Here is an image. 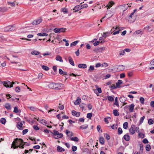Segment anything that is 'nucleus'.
<instances>
[{
  "label": "nucleus",
  "instance_id": "nucleus-1",
  "mask_svg": "<svg viewBox=\"0 0 154 154\" xmlns=\"http://www.w3.org/2000/svg\"><path fill=\"white\" fill-rule=\"evenodd\" d=\"M48 87L51 89L60 90L63 88L64 85L63 84L60 83H51L49 84Z\"/></svg>",
  "mask_w": 154,
  "mask_h": 154
},
{
  "label": "nucleus",
  "instance_id": "nucleus-2",
  "mask_svg": "<svg viewBox=\"0 0 154 154\" xmlns=\"http://www.w3.org/2000/svg\"><path fill=\"white\" fill-rule=\"evenodd\" d=\"M23 140L21 139H16L12 144L11 148L14 149L19 147L21 148H23V144L22 145Z\"/></svg>",
  "mask_w": 154,
  "mask_h": 154
},
{
  "label": "nucleus",
  "instance_id": "nucleus-3",
  "mask_svg": "<svg viewBox=\"0 0 154 154\" xmlns=\"http://www.w3.org/2000/svg\"><path fill=\"white\" fill-rule=\"evenodd\" d=\"M2 83L5 87L9 88L12 87L13 85L14 84V82H11L9 81H6L2 82Z\"/></svg>",
  "mask_w": 154,
  "mask_h": 154
},
{
  "label": "nucleus",
  "instance_id": "nucleus-4",
  "mask_svg": "<svg viewBox=\"0 0 154 154\" xmlns=\"http://www.w3.org/2000/svg\"><path fill=\"white\" fill-rule=\"evenodd\" d=\"M135 105L134 103H131L129 105H127L124 107L125 109H128L129 111L130 112H133L134 111Z\"/></svg>",
  "mask_w": 154,
  "mask_h": 154
},
{
  "label": "nucleus",
  "instance_id": "nucleus-5",
  "mask_svg": "<svg viewBox=\"0 0 154 154\" xmlns=\"http://www.w3.org/2000/svg\"><path fill=\"white\" fill-rule=\"evenodd\" d=\"M135 15H133V13H131V15L128 17L127 19L128 21L131 23L134 22L136 19Z\"/></svg>",
  "mask_w": 154,
  "mask_h": 154
},
{
  "label": "nucleus",
  "instance_id": "nucleus-6",
  "mask_svg": "<svg viewBox=\"0 0 154 154\" xmlns=\"http://www.w3.org/2000/svg\"><path fill=\"white\" fill-rule=\"evenodd\" d=\"M53 131V134L54 135L57 136V137H55L54 138L55 139H57L58 138H61L63 136V134L62 133H59V132L55 130H54Z\"/></svg>",
  "mask_w": 154,
  "mask_h": 154
},
{
  "label": "nucleus",
  "instance_id": "nucleus-7",
  "mask_svg": "<svg viewBox=\"0 0 154 154\" xmlns=\"http://www.w3.org/2000/svg\"><path fill=\"white\" fill-rule=\"evenodd\" d=\"M135 126L134 124L132 125L130 129L129 130L130 134L133 135L135 133V130H134Z\"/></svg>",
  "mask_w": 154,
  "mask_h": 154
},
{
  "label": "nucleus",
  "instance_id": "nucleus-8",
  "mask_svg": "<svg viewBox=\"0 0 154 154\" xmlns=\"http://www.w3.org/2000/svg\"><path fill=\"white\" fill-rule=\"evenodd\" d=\"M95 87L96 88V89L94 90V92L97 95L101 93L102 92V90L101 88H98V86L97 85H95Z\"/></svg>",
  "mask_w": 154,
  "mask_h": 154
},
{
  "label": "nucleus",
  "instance_id": "nucleus-9",
  "mask_svg": "<svg viewBox=\"0 0 154 154\" xmlns=\"http://www.w3.org/2000/svg\"><path fill=\"white\" fill-rule=\"evenodd\" d=\"M114 14V12L113 11L109 10L107 12V13L105 16H106V17H107V18L108 19L112 16Z\"/></svg>",
  "mask_w": 154,
  "mask_h": 154
},
{
  "label": "nucleus",
  "instance_id": "nucleus-10",
  "mask_svg": "<svg viewBox=\"0 0 154 154\" xmlns=\"http://www.w3.org/2000/svg\"><path fill=\"white\" fill-rule=\"evenodd\" d=\"M130 6H129L128 4H127L120 6V8L122 11H125L128 9V7Z\"/></svg>",
  "mask_w": 154,
  "mask_h": 154
},
{
  "label": "nucleus",
  "instance_id": "nucleus-11",
  "mask_svg": "<svg viewBox=\"0 0 154 154\" xmlns=\"http://www.w3.org/2000/svg\"><path fill=\"white\" fill-rule=\"evenodd\" d=\"M66 29L65 28H55L54 29V32L57 33L58 32H64L65 31Z\"/></svg>",
  "mask_w": 154,
  "mask_h": 154
},
{
  "label": "nucleus",
  "instance_id": "nucleus-12",
  "mask_svg": "<svg viewBox=\"0 0 154 154\" xmlns=\"http://www.w3.org/2000/svg\"><path fill=\"white\" fill-rule=\"evenodd\" d=\"M42 21L41 19H39L33 21L32 23L33 25H37L40 23Z\"/></svg>",
  "mask_w": 154,
  "mask_h": 154
},
{
  "label": "nucleus",
  "instance_id": "nucleus-13",
  "mask_svg": "<svg viewBox=\"0 0 154 154\" xmlns=\"http://www.w3.org/2000/svg\"><path fill=\"white\" fill-rule=\"evenodd\" d=\"M124 29V28L123 27H119L118 26H113L112 28L111 31H115L116 30L118 29L120 32L122 30Z\"/></svg>",
  "mask_w": 154,
  "mask_h": 154
},
{
  "label": "nucleus",
  "instance_id": "nucleus-14",
  "mask_svg": "<svg viewBox=\"0 0 154 154\" xmlns=\"http://www.w3.org/2000/svg\"><path fill=\"white\" fill-rule=\"evenodd\" d=\"M72 114L74 116L79 117L80 116V113L79 112H76L75 110H72Z\"/></svg>",
  "mask_w": 154,
  "mask_h": 154
},
{
  "label": "nucleus",
  "instance_id": "nucleus-15",
  "mask_svg": "<svg viewBox=\"0 0 154 154\" xmlns=\"http://www.w3.org/2000/svg\"><path fill=\"white\" fill-rule=\"evenodd\" d=\"M115 3L114 2L112 1H111L109 2L108 4L106 6V8L107 9L110 8Z\"/></svg>",
  "mask_w": 154,
  "mask_h": 154
},
{
  "label": "nucleus",
  "instance_id": "nucleus-16",
  "mask_svg": "<svg viewBox=\"0 0 154 154\" xmlns=\"http://www.w3.org/2000/svg\"><path fill=\"white\" fill-rule=\"evenodd\" d=\"M82 9L80 5H77L75 6L74 8L73 9V11H75V12H76L80 9Z\"/></svg>",
  "mask_w": 154,
  "mask_h": 154
},
{
  "label": "nucleus",
  "instance_id": "nucleus-17",
  "mask_svg": "<svg viewBox=\"0 0 154 154\" xmlns=\"http://www.w3.org/2000/svg\"><path fill=\"white\" fill-rule=\"evenodd\" d=\"M56 60L60 62H63V61L62 57L59 55L57 56L55 58Z\"/></svg>",
  "mask_w": 154,
  "mask_h": 154
},
{
  "label": "nucleus",
  "instance_id": "nucleus-18",
  "mask_svg": "<svg viewBox=\"0 0 154 154\" xmlns=\"http://www.w3.org/2000/svg\"><path fill=\"white\" fill-rule=\"evenodd\" d=\"M81 101V98L79 97H78L77 98L76 100H75L74 103V104L75 105H79Z\"/></svg>",
  "mask_w": 154,
  "mask_h": 154
},
{
  "label": "nucleus",
  "instance_id": "nucleus-19",
  "mask_svg": "<svg viewBox=\"0 0 154 154\" xmlns=\"http://www.w3.org/2000/svg\"><path fill=\"white\" fill-rule=\"evenodd\" d=\"M23 125L22 122H18L17 125V128L20 130H22V126Z\"/></svg>",
  "mask_w": 154,
  "mask_h": 154
},
{
  "label": "nucleus",
  "instance_id": "nucleus-20",
  "mask_svg": "<svg viewBox=\"0 0 154 154\" xmlns=\"http://www.w3.org/2000/svg\"><path fill=\"white\" fill-rule=\"evenodd\" d=\"M122 80H119L118 82L116 83V87L117 88H120L121 87L120 85L122 84Z\"/></svg>",
  "mask_w": 154,
  "mask_h": 154
},
{
  "label": "nucleus",
  "instance_id": "nucleus-21",
  "mask_svg": "<svg viewBox=\"0 0 154 154\" xmlns=\"http://www.w3.org/2000/svg\"><path fill=\"white\" fill-rule=\"evenodd\" d=\"M62 12L64 14H67L68 12V10L67 8L66 7L63 8H61Z\"/></svg>",
  "mask_w": 154,
  "mask_h": 154
},
{
  "label": "nucleus",
  "instance_id": "nucleus-22",
  "mask_svg": "<svg viewBox=\"0 0 154 154\" xmlns=\"http://www.w3.org/2000/svg\"><path fill=\"white\" fill-rule=\"evenodd\" d=\"M13 112L15 113H17L18 112L20 113L21 112V111L20 110L18 109L17 106H15L14 108Z\"/></svg>",
  "mask_w": 154,
  "mask_h": 154
},
{
  "label": "nucleus",
  "instance_id": "nucleus-23",
  "mask_svg": "<svg viewBox=\"0 0 154 154\" xmlns=\"http://www.w3.org/2000/svg\"><path fill=\"white\" fill-rule=\"evenodd\" d=\"M78 67L80 68L85 69L87 67V65L85 64H79L78 65Z\"/></svg>",
  "mask_w": 154,
  "mask_h": 154
},
{
  "label": "nucleus",
  "instance_id": "nucleus-24",
  "mask_svg": "<svg viewBox=\"0 0 154 154\" xmlns=\"http://www.w3.org/2000/svg\"><path fill=\"white\" fill-rule=\"evenodd\" d=\"M88 127V125L87 124L83 125L80 126L79 127L80 129L84 130L87 129Z\"/></svg>",
  "mask_w": 154,
  "mask_h": 154
},
{
  "label": "nucleus",
  "instance_id": "nucleus-25",
  "mask_svg": "<svg viewBox=\"0 0 154 154\" xmlns=\"http://www.w3.org/2000/svg\"><path fill=\"white\" fill-rule=\"evenodd\" d=\"M153 27L150 26H147L145 27V29H146V30L148 32H150L152 31L153 29Z\"/></svg>",
  "mask_w": 154,
  "mask_h": 154
},
{
  "label": "nucleus",
  "instance_id": "nucleus-26",
  "mask_svg": "<svg viewBox=\"0 0 154 154\" xmlns=\"http://www.w3.org/2000/svg\"><path fill=\"white\" fill-rule=\"evenodd\" d=\"M124 139L127 141H128L130 139V137L128 134H125L124 136Z\"/></svg>",
  "mask_w": 154,
  "mask_h": 154
},
{
  "label": "nucleus",
  "instance_id": "nucleus-27",
  "mask_svg": "<svg viewBox=\"0 0 154 154\" xmlns=\"http://www.w3.org/2000/svg\"><path fill=\"white\" fill-rule=\"evenodd\" d=\"M40 54V53L37 51H32L31 54L33 55H38Z\"/></svg>",
  "mask_w": 154,
  "mask_h": 154
},
{
  "label": "nucleus",
  "instance_id": "nucleus-28",
  "mask_svg": "<svg viewBox=\"0 0 154 154\" xmlns=\"http://www.w3.org/2000/svg\"><path fill=\"white\" fill-rule=\"evenodd\" d=\"M37 35L40 36H47L48 35V34L46 33L42 32L38 33Z\"/></svg>",
  "mask_w": 154,
  "mask_h": 154
},
{
  "label": "nucleus",
  "instance_id": "nucleus-29",
  "mask_svg": "<svg viewBox=\"0 0 154 154\" xmlns=\"http://www.w3.org/2000/svg\"><path fill=\"white\" fill-rule=\"evenodd\" d=\"M66 133L67 136L69 137H71L73 135L72 132L69 131L68 130H66Z\"/></svg>",
  "mask_w": 154,
  "mask_h": 154
},
{
  "label": "nucleus",
  "instance_id": "nucleus-30",
  "mask_svg": "<svg viewBox=\"0 0 154 154\" xmlns=\"http://www.w3.org/2000/svg\"><path fill=\"white\" fill-rule=\"evenodd\" d=\"M12 29V27L11 26H7L5 28V30L6 31H11Z\"/></svg>",
  "mask_w": 154,
  "mask_h": 154
},
{
  "label": "nucleus",
  "instance_id": "nucleus-31",
  "mask_svg": "<svg viewBox=\"0 0 154 154\" xmlns=\"http://www.w3.org/2000/svg\"><path fill=\"white\" fill-rule=\"evenodd\" d=\"M99 141L100 143L102 144H104L105 141L103 137H100Z\"/></svg>",
  "mask_w": 154,
  "mask_h": 154
},
{
  "label": "nucleus",
  "instance_id": "nucleus-32",
  "mask_svg": "<svg viewBox=\"0 0 154 154\" xmlns=\"http://www.w3.org/2000/svg\"><path fill=\"white\" fill-rule=\"evenodd\" d=\"M39 122L45 125H46L47 124V122L45 120L42 119L40 120Z\"/></svg>",
  "mask_w": 154,
  "mask_h": 154
},
{
  "label": "nucleus",
  "instance_id": "nucleus-33",
  "mask_svg": "<svg viewBox=\"0 0 154 154\" xmlns=\"http://www.w3.org/2000/svg\"><path fill=\"white\" fill-rule=\"evenodd\" d=\"M69 60L70 63L73 66H74V63L72 58L69 57Z\"/></svg>",
  "mask_w": 154,
  "mask_h": 154
},
{
  "label": "nucleus",
  "instance_id": "nucleus-34",
  "mask_svg": "<svg viewBox=\"0 0 154 154\" xmlns=\"http://www.w3.org/2000/svg\"><path fill=\"white\" fill-rule=\"evenodd\" d=\"M57 150L58 152H62V151H65V149H63L61 147L58 146L57 147Z\"/></svg>",
  "mask_w": 154,
  "mask_h": 154
},
{
  "label": "nucleus",
  "instance_id": "nucleus-35",
  "mask_svg": "<svg viewBox=\"0 0 154 154\" xmlns=\"http://www.w3.org/2000/svg\"><path fill=\"white\" fill-rule=\"evenodd\" d=\"M113 112L114 115L115 116H118L119 115V113L118 111L116 110H114L113 111Z\"/></svg>",
  "mask_w": 154,
  "mask_h": 154
},
{
  "label": "nucleus",
  "instance_id": "nucleus-36",
  "mask_svg": "<svg viewBox=\"0 0 154 154\" xmlns=\"http://www.w3.org/2000/svg\"><path fill=\"white\" fill-rule=\"evenodd\" d=\"M128 124L127 122H124L123 125V128L125 129H127L128 127Z\"/></svg>",
  "mask_w": 154,
  "mask_h": 154
},
{
  "label": "nucleus",
  "instance_id": "nucleus-37",
  "mask_svg": "<svg viewBox=\"0 0 154 154\" xmlns=\"http://www.w3.org/2000/svg\"><path fill=\"white\" fill-rule=\"evenodd\" d=\"M7 10V9L5 7H0V12H4Z\"/></svg>",
  "mask_w": 154,
  "mask_h": 154
},
{
  "label": "nucleus",
  "instance_id": "nucleus-38",
  "mask_svg": "<svg viewBox=\"0 0 154 154\" xmlns=\"http://www.w3.org/2000/svg\"><path fill=\"white\" fill-rule=\"evenodd\" d=\"M138 136L139 138H143L145 137V134L142 133H139L138 134Z\"/></svg>",
  "mask_w": 154,
  "mask_h": 154
},
{
  "label": "nucleus",
  "instance_id": "nucleus-39",
  "mask_svg": "<svg viewBox=\"0 0 154 154\" xmlns=\"http://www.w3.org/2000/svg\"><path fill=\"white\" fill-rule=\"evenodd\" d=\"M5 108L9 110L11 109V106L8 103H6L5 104Z\"/></svg>",
  "mask_w": 154,
  "mask_h": 154
},
{
  "label": "nucleus",
  "instance_id": "nucleus-40",
  "mask_svg": "<svg viewBox=\"0 0 154 154\" xmlns=\"http://www.w3.org/2000/svg\"><path fill=\"white\" fill-rule=\"evenodd\" d=\"M71 140H72L74 141L75 142H78L79 140V139L77 137H73L70 138Z\"/></svg>",
  "mask_w": 154,
  "mask_h": 154
},
{
  "label": "nucleus",
  "instance_id": "nucleus-41",
  "mask_svg": "<svg viewBox=\"0 0 154 154\" xmlns=\"http://www.w3.org/2000/svg\"><path fill=\"white\" fill-rule=\"evenodd\" d=\"M42 67L44 70L45 71H48L49 69V68L48 66L45 65L42 66Z\"/></svg>",
  "mask_w": 154,
  "mask_h": 154
},
{
  "label": "nucleus",
  "instance_id": "nucleus-42",
  "mask_svg": "<svg viewBox=\"0 0 154 154\" xmlns=\"http://www.w3.org/2000/svg\"><path fill=\"white\" fill-rule=\"evenodd\" d=\"M9 5L11 7H14L15 6V4L14 2H8Z\"/></svg>",
  "mask_w": 154,
  "mask_h": 154
},
{
  "label": "nucleus",
  "instance_id": "nucleus-43",
  "mask_svg": "<svg viewBox=\"0 0 154 154\" xmlns=\"http://www.w3.org/2000/svg\"><path fill=\"white\" fill-rule=\"evenodd\" d=\"M144 100H145L143 97H140V103L141 104H144Z\"/></svg>",
  "mask_w": 154,
  "mask_h": 154
},
{
  "label": "nucleus",
  "instance_id": "nucleus-44",
  "mask_svg": "<svg viewBox=\"0 0 154 154\" xmlns=\"http://www.w3.org/2000/svg\"><path fill=\"white\" fill-rule=\"evenodd\" d=\"M111 118L109 117H107V118H105L104 119V121L106 123L108 124L109 123V121L108 119H110Z\"/></svg>",
  "mask_w": 154,
  "mask_h": 154
},
{
  "label": "nucleus",
  "instance_id": "nucleus-45",
  "mask_svg": "<svg viewBox=\"0 0 154 154\" xmlns=\"http://www.w3.org/2000/svg\"><path fill=\"white\" fill-rule=\"evenodd\" d=\"M97 131L99 133H101L102 132V130L101 128V127L100 125H98L97 126Z\"/></svg>",
  "mask_w": 154,
  "mask_h": 154
},
{
  "label": "nucleus",
  "instance_id": "nucleus-46",
  "mask_svg": "<svg viewBox=\"0 0 154 154\" xmlns=\"http://www.w3.org/2000/svg\"><path fill=\"white\" fill-rule=\"evenodd\" d=\"M78 41H74V42H72L70 44V46H75L78 43Z\"/></svg>",
  "mask_w": 154,
  "mask_h": 154
},
{
  "label": "nucleus",
  "instance_id": "nucleus-47",
  "mask_svg": "<svg viewBox=\"0 0 154 154\" xmlns=\"http://www.w3.org/2000/svg\"><path fill=\"white\" fill-rule=\"evenodd\" d=\"M145 118L144 116H143L142 117H141L140 119V124H141L143 122Z\"/></svg>",
  "mask_w": 154,
  "mask_h": 154
},
{
  "label": "nucleus",
  "instance_id": "nucleus-48",
  "mask_svg": "<svg viewBox=\"0 0 154 154\" xmlns=\"http://www.w3.org/2000/svg\"><path fill=\"white\" fill-rule=\"evenodd\" d=\"M154 123V121L151 119H149L148 120V123L149 125L152 124Z\"/></svg>",
  "mask_w": 154,
  "mask_h": 154
},
{
  "label": "nucleus",
  "instance_id": "nucleus-49",
  "mask_svg": "<svg viewBox=\"0 0 154 154\" xmlns=\"http://www.w3.org/2000/svg\"><path fill=\"white\" fill-rule=\"evenodd\" d=\"M114 104L117 106L118 107L119 106V104L118 103V102L117 101V97H116L115 98V103H114Z\"/></svg>",
  "mask_w": 154,
  "mask_h": 154
},
{
  "label": "nucleus",
  "instance_id": "nucleus-50",
  "mask_svg": "<svg viewBox=\"0 0 154 154\" xmlns=\"http://www.w3.org/2000/svg\"><path fill=\"white\" fill-rule=\"evenodd\" d=\"M92 115L91 113H89L87 114V118L89 119H91Z\"/></svg>",
  "mask_w": 154,
  "mask_h": 154
},
{
  "label": "nucleus",
  "instance_id": "nucleus-51",
  "mask_svg": "<svg viewBox=\"0 0 154 154\" xmlns=\"http://www.w3.org/2000/svg\"><path fill=\"white\" fill-rule=\"evenodd\" d=\"M146 149L147 151H149L151 149V147L149 145H147L146 146Z\"/></svg>",
  "mask_w": 154,
  "mask_h": 154
},
{
  "label": "nucleus",
  "instance_id": "nucleus-52",
  "mask_svg": "<svg viewBox=\"0 0 154 154\" xmlns=\"http://www.w3.org/2000/svg\"><path fill=\"white\" fill-rule=\"evenodd\" d=\"M43 75L42 73H39V74H38V79H41L42 78Z\"/></svg>",
  "mask_w": 154,
  "mask_h": 154
},
{
  "label": "nucleus",
  "instance_id": "nucleus-53",
  "mask_svg": "<svg viewBox=\"0 0 154 154\" xmlns=\"http://www.w3.org/2000/svg\"><path fill=\"white\" fill-rule=\"evenodd\" d=\"M109 88L111 89H114L117 88V87H116V85H115L114 84H112V85L109 86Z\"/></svg>",
  "mask_w": 154,
  "mask_h": 154
},
{
  "label": "nucleus",
  "instance_id": "nucleus-54",
  "mask_svg": "<svg viewBox=\"0 0 154 154\" xmlns=\"http://www.w3.org/2000/svg\"><path fill=\"white\" fill-rule=\"evenodd\" d=\"M117 30L116 31H113V30H112V31H115L113 33H112V35H117V34H119L120 33V31H119V30H118V29H117Z\"/></svg>",
  "mask_w": 154,
  "mask_h": 154
},
{
  "label": "nucleus",
  "instance_id": "nucleus-55",
  "mask_svg": "<svg viewBox=\"0 0 154 154\" xmlns=\"http://www.w3.org/2000/svg\"><path fill=\"white\" fill-rule=\"evenodd\" d=\"M122 133V130L121 128H119L118 129V134H121Z\"/></svg>",
  "mask_w": 154,
  "mask_h": 154
},
{
  "label": "nucleus",
  "instance_id": "nucleus-56",
  "mask_svg": "<svg viewBox=\"0 0 154 154\" xmlns=\"http://www.w3.org/2000/svg\"><path fill=\"white\" fill-rule=\"evenodd\" d=\"M108 99L109 101H112L114 100V98L110 96H109L108 97Z\"/></svg>",
  "mask_w": 154,
  "mask_h": 154
},
{
  "label": "nucleus",
  "instance_id": "nucleus-57",
  "mask_svg": "<svg viewBox=\"0 0 154 154\" xmlns=\"http://www.w3.org/2000/svg\"><path fill=\"white\" fill-rule=\"evenodd\" d=\"M1 122L2 124H5L6 122V120L5 118H2L1 119Z\"/></svg>",
  "mask_w": 154,
  "mask_h": 154
},
{
  "label": "nucleus",
  "instance_id": "nucleus-58",
  "mask_svg": "<svg viewBox=\"0 0 154 154\" xmlns=\"http://www.w3.org/2000/svg\"><path fill=\"white\" fill-rule=\"evenodd\" d=\"M82 9L86 8L88 7V5L87 4H84L82 5H80Z\"/></svg>",
  "mask_w": 154,
  "mask_h": 154
},
{
  "label": "nucleus",
  "instance_id": "nucleus-59",
  "mask_svg": "<svg viewBox=\"0 0 154 154\" xmlns=\"http://www.w3.org/2000/svg\"><path fill=\"white\" fill-rule=\"evenodd\" d=\"M59 73L60 74H62L63 73H64L65 75H66V72H65L63 71L60 69H59Z\"/></svg>",
  "mask_w": 154,
  "mask_h": 154
},
{
  "label": "nucleus",
  "instance_id": "nucleus-60",
  "mask_svg": "<svg viewBox=\"0 0 154 154\" xmlns=\"http://www.w3.org/2000/svg\"><path fill=\"white\" fill-rule=\"evenodd\" d=\"M109 33L108 32H103V37L104 38H105L107 36H108Z\"/></svg>",
  "mask_w": 154,
  "mask_h": 154
},
{
  "label": "nucleus",
  "instance_id": "nucleus-61",
  "mask_svg": "<svg viewBox=\"0 0 154 154\" xmlns=\"http://www.w3.org/2000/svg\"><path fill=\"white\" fill-rule=\"evenodd\" d=\"M59 108L60 110H62L64 109V106L63 105H61V104H59Z\"/></svg>",
  "mask_w": 154,
  "mask_h": 154
},
{
  "label": "nucleus",
  "instance_id": "nucleus-62",
  "mask_svg": "<svg viewBox=\"0 0 154 154\" xmlns=\"http://www.w3.org/2000/svg\"><path fill=\"white\" fill-rule=\"evenodd\" d=\"M104 136L106 138L107 140H109L110 139V137L108 134H104Z\"/></svg>",
  "mask_w": 154,
  "mask_h": 154
},
{
  "label": "nucleus",
  "instance_id": "nucleus-63",
  "mask_svg": "<svg viewBox=\"0 0 154 154\" xmlns=\"http://www.w3.org/2000/svg\"><path fill=\"white\" fill-rule=\"evenodd\" d=\"M108 66V64L106 63H104L102 64V66L103 67H106Z\"/></svg>",
  "mask_w": 154,
  "mask_h": 154
},
{
  "label": "nucleus",
  "instance_id": "nucleus-64",
  "mask_svg": "<svg viewBox=\"0 0 154 154\" xmlns=\"http://www.w3.org/2000/svg\"><path fill=\"white\" fill-rule=\"evenodd\" d=\"M94 69V68L93 66H90L89 67L88 71H92Z\"/></svg>",
  "mask_w": 154,
  "mask_h": 154
}]
</instances>
